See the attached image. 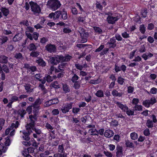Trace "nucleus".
<instances>
[{
	"label": "nucleus",
	"mask_w": 157,
	"mask_h": 157,
	"mask_svg": "<svg viewBox=\"0 0 157 157\" xmlns=\"http://www.w3.org/2000/svg\"><path fill=\"white\" fill-rule=\"evenodd\" d=\"M29 117L31 121V123L26 126V129L27 131L28 132H26L25 130L22 131V132L24 135V136H22V138L23 139L26 141L29 140L30 137L29 135L32 132V130H34L35 132L38 134H40L41 133L40 130L35 128H34V121L33 119L36 120V117L30 115L29 116Z\"/></svg>",
	"instance_id": "obj_1"
},
{
	"label": "nucleus",
	"mask_w": 157,
	"mask_h": 157,
	"mask_svg": "<svg viewBox=\"0 0 157 157\" xmlns=\"http://www.w3.org/2000/svg\"><path fill=\"white\" fill-rule=\"evenodd\" d=\"M47 4L50 9L53 11L57 10L61 5L60 2L58 0H49Z\"/></svg>",
	"instance_id": "obj_2"
},
{
	"label": "nucleus",
	"mask_w": 157,
	"mask_h": 157,
	"mask_svg": "<svg viewBox=\"0 0 157 157\" xmlns=\"http://www.w3.org/2000/svg\"><path fill=\"white\" fill-rule=\"evenodd\" d=\"M18 122L17 121L15 123H13L10 127L7 128L5 132L6 135H8L10 133V136H13L15 134V129L17 128L18 126Z\"/></svg>",
	"instance_id": "obj_3"
},
{
	"label": "nucleus",
	"mask_w": 157,
	"mask_h": 157,
	"mask_svg": "<svg viewBox=\"0 0 157 157\" xmlns=\"http://www.w3.org/2000/svg\"><path fill=\"white\" fill-rule=\"evenodd\" d=\"M2 140V138L0 137V141ZM11 142L9 139V137L8 136L6 138V141L5 142V146L3 144H0V155L2 154V152H5L7 149V146H9Z\"/></svg>",
	"instance_id": "obj_4"
},
{
	"label": "nucleus",
	"mask_w": 157,
	"mask_h": 157,
	"mask_svg": "<svg viewBox=\"0 0 157 157\" xmlns=\"http://www.w3.org/2000/svg\"><path fill=\"white\" fill-rule=\"evenodd\" d=\"M78 32L80 34L81 42L84 43L87 42L88 35V33L86 32L84 29L81 27H80L79 28Z\"/></svg>",
	"instance_id": "obj_5"
},
{
	"label": "nucleus",
	"mask_w": 157,
	"mask_h": 157,
	"mask_svg": "<svg viewBox=\"0 0 157 157\" xmlns=\"http://www.w3.org/2000/svg\"><path fill=\"white\" fill-rule=\"evenodd\" d=\"M63 59H64V57L62 55H56L55 57H51L50 61L52 64H57L60 62H63Z\"/></svg>",
	"instance_id": "obj_6"
},
{
	"label": "nucleus",
	"mask_w": 157,
	"mask_h": 157,
	"mask_svg": "<svg viewBox=\"0 0 157 157\" xmlns=\"http://www.w3.org/2000/svg\"><path fill=\"white\" fill-rule=\"evenodd\" d=\"M106 14L108 15L107 18V21L109 24H113L118 19L117 17L111 13H108Z\"/></svg>",
	"instance_id": "obj_7"
},
{
	"label": "nucleus",
	"mask_w": 157,
	"mask_h": 157,
	"mask_svg": "<svg viewBox=\"0 0 157 157\" xmlns=\"http://www.w3.org/2000/svg\"><path fill=\"white\" fill-rule=\"evenodd\" d=\"M32 10L34 13H39L41 10L39 6L36 3L31 2H29Z\"/></svg>",
	"instance_id": "obj_8"
},
{
	"label": "nucleus",
	"mask_w": 157,
	"mask_h": 157,
	"mask_svg": "<svg viewBox=\"0 0 157 157\" xmlns=\"http://www.w3.org/2000/svg\"><path fill=\"white\" fill-rule=\"evenodd\" d=\"M40 100V99H37L35 101L34 104L33 105V112L34 114V116H36V113H37V111L39 109V105L41 104Z\"/></svg>",
	"instance_id": "obj_9"
},
{
	"label": "nucleus",
	"mask_w": 157,
	"mask_h": 157,
	"mask_svg": "<svg viewBox=\"0 0 157 157\" xmlns=\"http://www.w3.org/2000/svg\"><path fill=\"white\" fill-rule=\"evenodd\" d=\"M8 98L10 102L7 105V106L10 107L12 103L15 101H17L18 100V97L14 94H10L8 96Z\"/></svg>",
	"instance_id": "obj_10"
},
{
	"label": "nucleus",
	"mask_w": 157,
	"mask_h": 157,
	"mask_svg": "<svg viewBox=\"0 0 157 157\" xmlns=\"http://www.w3.org/2000/svg\"><path fill=\"white\" fill-rule=\"evenodd\" d=\"M155 102V98L153 97L150 100H146L144 101L143 102V105L146 107H149L150 105H153Z\"/></svg>",
	"instance_id": "obj_11"
},
{
	"label": "nucleus",
	"mask_w": 157,
	"mask_h": 157,
	"mask_svg": "<svg viewBox=\"0 0 157 157\" xmlns=\"http://www.w3.org/2000/svg\"><path fill=\"white\" fill-rule=\"evenodd\" d=\"M34 29L31 27H28L26 29V31L25 32V34L27 37L30 40H33L32 35L29 32L32 33Z\"/></svg>",
	"instance_id": "obj_12"
},
{
	"label": "nucleus",
	"mask_w": 157,
	"mask_h": 157,
	"mask_svg": "<svg viewBox=\"0 0 157 157\" xmlns=\"http://www.w3.org/2000/svg\"><path fill=\"white\" fill-rule=\"evenodd\" d=\"M71 108L72 105L71 104H65L62 107L61 110L63 113H66L68 112Z\"/></svg>",
	"instance_id": "obj_13"
},
{
	"label": "nucleus",
	"mask_w": 157,
	"mask_h": 157,
	"mask_svg": "<svg viewBox=\"0 0 157 157\" xmlns=\"http://www.w3.org/2000/svg\"><path fill=\"white\" fill-rule=\"evenodd\" d=\"M46 49L50 52H55L56 50V48L54 45L48 44L46 46Z\"/></svg>",
	"instance_id": "obj_14"
},
{
	"label": "nucleus",
	"mask_w": 157,
	"mask_h": 157,
	"mask_svg": "<svg viewBox=\"0 0 157 157\" xmlns=\"http://www.w3.org/2000/svg\"><path fill=\"white\" fill-rule=\"evenodd\" d=\"M114 132L113 131L110 129L106 130L104 132V135L107 138H110L113 136Z\"/></svg>",
	"instance_id": "obj_15"
},
{
	"label": "nucleus",
	"mask_w": 157,
	"mask_h": 157,
	"mask_svg": "<svg viewBox=\"0 0 157 157\" xmlns=\"http://www.w3.org/2000/svg\"><path fill=\"white\" fill-rule=\"evenodd\" d=\"M116 104L123 111L125 112L126 110L128 109V107L125 105L119 102H117Z\"/></svg>",
	"instance_id": "obj_16"
},
{
	"label": "nucleus",
	"mask_w": 157,
	"mask_h": 157,
	"mask_svg": "<svg viewBox=\"0 0 157 157\" xmlns=\"http://www.w3.org/2000/svg\"><path fill=\"white\" fill-rule=\"evenodd\" d=\"M22 37V35L21 33H18L13 38V40L14 41H16L20 40Z\"/></svg>",
	"instance_id": "obj_17"
},
{
	"label": "nucleus",
	"mask_w": 157,
	"mask_h": 157,
	"mask_svg": "<svg viewBox=\"0 0 157 157\" xmlns=\"http://www.w3.org/2000/svg\"><path fill=\"white\" fill-rule=\"evenodd\" d=\"M116 40L113 37L111 39L110 42L108 43L109 44V47L110 48H114L116 46Z\"/></svg>",
	"instance_id": "obj_18"
},
{
	"label": "nucleus",
	"mask_w": 157,
	"mask_h": 157,
	"mask_svg": "<svg viewBox=\"0 0 157 157\" xmlns=\"http://www.w3.org/2000/svg\"><path fill=\"white\" fill-rule=\"evenodd\" d=\"M8 40V37L6 36H0V44H2L6 42Z\"/></svg>",
	"instance_id": "obj_19"
},
{
	"label": "nucleus",
	"mask_w": 157,
	"mask_h": 157,
	"mask_svg": "<svg viewBox=\"0 0 157 157\" xmlns=\"http://www.w3.org/2000/svg\"><path fill=\"white\" fill-rule=\"evenodd\" d=\"M24 86L27 92L30 93L32 91L33 89L31 88L30 84L26 83L24 85Z\"/></svg>",
	"instance_id": "obj_20"
},
{
	"label": "nucleus",
	"mask_w": 157,
	"mask_h": 157,
	"mask_svg": "<svg viewBox=\"0 0 157 157\" xmlns=\"http://www.w3.org/2000/svg\"><path fill=\"white\" fill-rule=\"evenodd\" d=\"M117 151L116 152V156L117 157H121L123 155L122 148L119 147L117 148Z\"/></svg>",
	"instance_id": "obj_21"
},
{
	"label": "nucleus",
	"mask_w": 157,
	"mask_h": 157,
	"mask_svg": "<svg viewBox=\"0 0 157 157\" xmlns=\"http://www.w3.org/2000/svg\"><path fill=\"white\" fill-rule=\"evenodd\" d=\"M36 62L39 65L41 66L42 67L45 66L46 65V63L45 62L41 59H39L36 60Z\"/></svg>",
	"instance_id": "obj_22"
},
{
	"label": "nucleus",
	"mask_w": 157,
	"mask_h": 157,
	"mask_svg": "<svg viewBox=\"0 0 157 157\" xmlns=\"http://www.w3.org/2000/svg\"><path fill=\"white\" fill-rule=\"evenodd\" d=\"M18 116L21 117H23L24 116L26 113L25 111L23 109H21L19 110L17 112Z\"/></svg>",
	"instance_id": "obj_23"
},
{
	"label": "nucleus",
	"mask_w": 157,
	"mask_h": 157,
	"mask_svg": "<svg viewBox=\"0 0 157 157\" xmlns=\"http://www.w3.org/2000/svg\"><path fill=\"white\" fill-rule=\"evenodd\" d=\"M89 132L92 135H96L98 134V131L94 128L90 129L89 130Z\"/></svg>",
	"instance_id": "obj_24"
},
{
	"label": "nucleus",
	"mask_w": 157,
	"mask_h": 157,
	"mask_svg": "<svg viewBox=\"0 0 157 157\" xmlns=\"http://www.w3.org/2000/svg\"><path fill=\"white\" fill-rule=\"evenodd\" d=\"M7 62V58L4 56H0V63H6Z\"/></svg>",
	"instance_id": "obj_25"
},
{
	"label": "nucleus",
	"mask_w": 157,
	"mask_h": 157,
	"mask_svg": "<svg viewBox=\"0 0 157 157\" xmlns=\"http://www.w3.org/2000/svg\"><path fill=\"white\" fill-rule=\"evenodd\" d=\"M46 80L48 82H52L53 80L54 79H55L56 78V76H53L52 77H51L49 75H47V76L45 77Z\"/></svg>",
	"instance_id": "obj_26"
},
{
	"label": "nucleus",
	"mask_w": 157,
	"mask_h": 157,
	"mask_svg": "<svg viewBox=\"0 0 157 157\" xmlns=\"http://www.w3.org/2000/svg\"><path fill=\"white\" fill-rule=\"evenodd\" d=\"M112 94L114 97H121L122 95V94L120 93H118L116 90H113L112 92Z\"/></svg>",
	"instance_id": "obj_27"
},
{
	"label": "nucleus",
	"mask_w": 157,
	"mask_h": 157,
	"mask_svg": "<svg viewBox=\"0 0 157 157\" xmlns=\"http://www.w3.org/2000/svg\"><path fill=\"white\" fill-rule=\"evenodd\" d=\"M61 16L62 19L64 20H65L67 19V12L66 11H65L64 10H63V11L61 12Z\"/></svg>",
	"instance_id": "obj_28"
},
{
	"label": "nucleus",
	"mask_w": 157,
	"mask_h": 157,
	"mask_svg": "<svg viewBox=\"0 0 157 157\" xmlns=\"http://www.w3.org/2000/svg\"><path fill=\"white\" fill-rule=\"evenodd\" d=\"M95 95L98 97H102L104 96L103 91L101 90H98L95 93Z\"/></svg>",
	"instance_id": "obj_29"
},
{
	"label": "nucleus",
	"mask_w": 157,
	"mask_h": 157,
	"mask_svg": "<svg viewBox=\"0 0 157 157\" xmlns=\"http://www.w3.org/2000/svg\"><path fill=\"white\" fill-rule=\"evenodd\" d=\"M1 10L5 16H7L9 13V10L6 8H2L1 9Z\"/></svg>",
	"instance_id": "obj_30"
},
{
	"label": "nucleus",
	"mask_w": 157,
	"mask_h": 157,
	"mask_svg": "<svg viewBox=\"0 0 157 157\" xmlns=\"http://www.w3.org/2000/svg\"><path fill=\"white\" fill-rule=\"evenodd\" d=\"M140 30L142 34H144L146 31V28L144 25H140Z\"/></svg>",
	"instance_id": "obj_31"
},
{
	"label": "nucleus",
	"mask_w": 157,
	"mask_h": 157,
	"mask_svg": "<svg viewBox=\"0 0 157 157\" xmlns=\"http://www.w3.org/2000/svg\"><path fill=\"white\" fill-rule=\"evenodd\" d=\"M130 137L132 139L135 140L137 138L138 136L137 133L135 132H133L131 133Z\"/></svg>",
	"instance_id": "obj_32"
},
{
	"label": "nucleus",
	"mask_w": 157,
	"mask_h": 157,
	"mask_svg": "<svg viewBox=\"0 0 157 157\" xmlns=\"http://www.w3.org/2000/svg\"><path fill=\"white\" fill-rule=\"evenodd\" d=\"M61 13V12L58 11H56L55 13H54V20H56L59 18Z\"/></svg>",
	"instance_id": "obj_33"
},
{
	"label": "nucleus",
	"mask_w": 157,
	"mask_h": 157,
	"mask_svg": "<svg viewBox=\"0 0 157 157\" xmlns=\"http://www.w3.org/2000/svg\"><path fill=\"white\" fill-rule=\"evenodd\" d=\"M50 86L56 89L59 88L58 83L56 81L54 82H52Z\"/></svg>",
	"instance_id": "obj_34"
},
{
	"label": "nucleus",
	"mask_w": 157,
	"mask_h": 157,
	"mask_svg": "<svg viewBox=\"0 0 157 157\" xmlns=\"http://www.w3.org/2000/svg\"><path fill=\"white\" fill-rule=\"evenodd\" d=\"M36 48L35 45L33 43L31 44L28 47V49L32 51L33 50H36Z\"/></svg>",
	"instance_id": "obj_35"
},
{
	"label": "nucleus",
	"mask_w": 157,
	"mask_h": 157,
	"mask_svg": "<svg viewBox=\"0 0 157 157\" xmlns=\"http://www.w3.org/2000/svg\"><path fill=\"white\" fill-rule=\"evenodd\" d=\"M146 124L147 126L149 128H151L153 126V122L150 120H148Z\"/></svg>",
	"instance_id": "obj_36"
},
{
	"label": "nucleus",
	"mask_w": 157,
	"mask_h": 157,
	"mask_svg": "<svg viewBox=\"0 0 157 157\" xmlns=\"http://www.w3.org/2000/svg\"><path fill=\"white\" fill-rule=\"evenodd\" d=\"M55 70V72H58L59 71L57 69L55 68L54 67L52 66L50 68V71L49 72V74H52V71H53Z\"/></svg>",
	"instance_id": "obj_37"
},
{
	"label": "nucleus",
	"mask_w": 157,
	"mask_h": 157,
	"mask_svg": "<svg viewBox=\"0 0 157 157\" xmlns=\"http://www.w3.org/2000/svg\"><path fill=\"white\" fill-rule=\"evenodd\" d=\"M63 29V31L64 33H69L71 32V29L68 27H66Z\"/></svg>",
	"instance_id": "obj_38"
},
{
	"label": "nucleus",
	"mask_w": 157,
	"mask_h": 157,
	"mask_svg": "<svg viewBox=\"0 0 157 157\" xmlns=\"http://www.w3.org/2000/svg\"><path fill=\"white\" fill-rule=\"evenodd\" d=\"M64 59H63V62L68 61L70 60L71 58V56L69 55H67L65 56L64 57Z\"/></svg>",
	"instance_id": "obj_39"
},
{
	"label": "nucleus",
	"mask_w": 157,
	"mask_h": 157,
	"mask_svg": "<svg viewBox=\"0 0 157 157\" xmlns=\"http://www.w3.org/2000/svg\"><path fill=\"white\" fill-rule=\"evenodd\" d=\"M63 89L65 93H67L69 91L67 85L66 84L63 85Z\"/></svg>",
	"instance_id": "obj_40"
},
{
	"label": "nucleus",
	"mask_w": 157,
	"mask_h": 157,
	"mask_svg": "<svg viewBox=\"0 0 157 157\" xmlns=\"http://www.w3.org/2000/svg\"><path fill=\"white\" fill-rule=\"evenodd\" d=\"M39 36V33L36 32H34L32 35L33 39V38L35 40H37Z\"/></svg>",
	"instance_id": "obj_41"
},
{
	"label": "nucleus",
	"mask_w": 157,
	"mask_h": 157,
	"mask_svg": "<svg viewBox=\"0 0 157 157\" xmlns=\"http://www.w3.org/2000/svg\"><path fill=\"white\" fill-rule=\"evenodd\" d=\"M39 54V53L38 52H32L30 55L33 57H36Z\"/></svg>",
	"instance_id": "obj_42"
},
{
	"label": "nucleus",
	"mask_w": 157,
	"mask_h": 157,
	"mask_svg": "<svg viewBox=\"0 0 157 157\" xmlns=\"http://www.w3.org/2000/svg\"><path fill=\"white\" fill-rule=\"evenodd\" d=\"M127 114L129 115H132L134 113V111L133 110H132L130 109H128L126 110Z\"/></svg>",
	"instance_id": "obj_43"
},
{
	"label": "nucleus",
	"mask_w": 157,
	"mask_h": 157,
	"mask_svg": "<svg viewBox=\"0 0 157 157\" xmlns=\"http://www.w3.org/2000/svg\"><path fill=\"white\" fill-rule=\"evenodd\" d=\"M66 65V63H62L59 65L58 68L60 71H62L63 70V68L65 67Z\"/></svg>",
	"instance_id": "obj_44"
},
{
	"label": "nucleus",
	"mask_w": 157,
	"mask_h": 157,
	"mask_svg": "<svg viewBox=\"0 0 157 157\" xmlns=\"http://www.w3.org/2000/svg\"><path fill=\"white\" fill-rule=\"evenodd\" d=\"M134 109L136 110L141 111L142 109V106L141 105H136Z\"/></svg>",
	"instance_id": "obj_45"
},
{
	"label": "nucleus",
	"mask_w": 157,
	"mask_h": 157,
	"mask_svg": "<svg viewBox=\"0 0 157 157\" xmlns=\"http://www.w3.org/2000/svg\"><path fill=\"white\" fill-rule=\"evenodd\" d=\"M104 153L106 156L108 157H112L113 156L111 153L108 151H104Z\"/></svg>",
	"instance_id": "obj_46"
},
{
	"label": "nucleus",
	"mask_w": 157,
	"mask_h": 157,
	"mask_svg": "<svg viewBox=\"0 0 157 157\" xmlns=\"http://www.w3.org/2000/svg\"><path fill=\"white\" fill-rule=\"evenodd\" d=\"M56 25L60 26H64V27H68L69 26V25L68 24H65L62 21L59 22L57 23Z\"/></svg>",
	"instance_id": "obj_47"
},
{
	"label": "nucleus",
	"mask_w": 157,
	"mask_h": 157,
	"mask_svg": "<svg viewBox=\"0 0 157 157\" xmlns=\"http://www.w3.org/2000/svg\"><path fill=\"white\" fill-rule=\"evenodd\" d=\"M94 29L96 32L101 33L102 32L101 29L99 27H94Z\"/></svg>",
	"instance_id": "obj_48"
},
{
	"label": "nucleus",
	"mask_w": 157,
	"mask_h": 157,
	"mask_svg": "<svg viewBox=\"0 0 157 157\" xmlns=\"http://www.w3.org/2000/svg\"><path fill=\"white\" fill-rule=\"evenodd\" d=\"M15 57L17 59H21L22 58V55L20 53H16L15 56Z\"/></svg>",
	"instance_id": "obj_49"
},
{
	"label": "nucleus",
	"mask_w": 157,
	"mask_h": 157,
	"mask_svg": "<svg viewBox=\"0 0 157 157\" xmlns=\"http://www.w3.org/2000/svg\"><path fill=\"white\" fill-rule=\"evenodd\" d=\"M124 80V79L123 78L121 77H119L118 78L117 81L120 84L122 85L123 84Z\"/></svg>",
	"instance_id": "obj_50"
},
{
	"label": "nucleus",
	"mask_w": 157,
	"mask_h": 157,
	"mask_svg": "<svg viewBox=\"0 0 157 157\" xmlns=\"http://www.w3.org/2000/svg\"><path fill=\"white\" fill-rule=\"evenodd\" d=\"M134 90V88L131 86H129L128 87V92L129 93L133 92Z\"/></svg>",
	"instance_id": "obj_51"
},
{
	"label": "nucleus",
	"mask_w": 157,
	"mask_h": 157,
	"mask_svg": "<svg viewBox=\"0 0 157 157\" xmlns=\"http://www.w3.org/2000/svg\"><path fill=\"white\" fill-rule=\"evenodd\" d=\"M76 68L78 70H81L82 69L83 66L80 65L79 64H75Z\"/></svg>",
	"instance_id": "obj_52"
},
{
	"label": "nucleus",
	"mask_w": 157,
	"mask_h": 157,
	"mask_svg": "<svg viewBox=\"0 0 157 157\" xmlns=\"http://www.w3.org/2000/svg\"><path fill=\"white\" fill-rule=\"evenodd\" d=\"M122 36L124 38H128L129 36V34L125 32L122 33Z\"/></svg>",
	"instance_id": "obj_53"
},
{
	"label": "nucleus",
	"mask_w": 157,
	"mask_h": 157,
	"mask_svg": "<svg viewBox=\"0 0 157 157\" xmlns=\"http://www.w3.org/2000/svg\"><path fill=\"white\" fill-rule=\"evenodd\" d=\"M22 144L23 145L26 146H28L31 145L32 144V143L31 142V141H30L29 142L23 141L22 142Z\"/></svg>",
	"instance_id": "obj_54"
},
{
	"label": "nucleus",
	"mask_w": 157,
	"mask_h": 157,
	"mask_svg": "<svg viewBox=\"0 0 157 157\" xmlns=\"http://www.w3.org/2000/svg\"><path fill=\"white\" fill-rule=\"evenodd\" d=\"M157 92V89L155 88H152L150 90V93L153 94H155Z\"/></svg>",
	"instance_id": "obj_55"
},
{
	"label": "nucleus",
	"mask_w": 157,
	"mask_h": 157,
	"mask_svg": "<svg viewBox=\"0 0 157 157\" xmlns=\"http://www.w3.org/2000/svg\"><path fill=\"white\" fill-rule=\"evenodd\" d=\"M2 70H3L6 73H8L9 71V69L5 64L3 65L2 66Z\"/></svg>",
	"instance_id": "obj_56"
},
{
	"label": "nucleus",
	"mask_w": 157,
	"mask_h": 157,
	"mask_svg": "<svg viewBox=\"0 0 157 157\" xmlns=\"http://www.w3.org/2000/svg\"><path fill=\"white\" fill-rule=\"evenodd\" d=\"M74 86L75 89H78L80 87V85L78 82H75Z\"/></svg>",
	"instance_id": "obj_57"
},
{
	"label": "nucleus",
	"mask_w": 157,
	"mask_h": 157,
	"mask_svg": "<svg viewBox=\"0 0 157 157\" xmlns=\"http://www.w3.org/2000/svg\"><path fill=\"white\" fill-rule=\"evenodd\" d=\"M71 11L72 13L76 15L77 14L78 11L77 9L75 7H72V8Z\"/></svg>",
	"instance_id": "obj_58"
},
{
	"label": "nucleus",
	"mask_w": 157,
	"mask_h": 157,
	"mask_svg": "<svg viewBox=\"0 0 157 157\" xmlns=\"http://www.w3.org/2000/svg\"><path fill=\"white\" fill-rule=\"evenodd\" d=\"M33 106H28L26 109V111L29 114H30L32 111Z\"/></svg>",
	"instance_id": "obj_59"
},
{
	"label": "nucleus",
	"mask_w": 157,
	"mask_h": 157,
	"mask_svg": "<svg viewBox=\"0 0 157 157\" xmlns=\"http://www.w3.org/2000/svg\"><path fill=\"white\" fill-rule=\"evenodd\" d=\"M78 78V76L75 74L72 77L71 80L73 82H75V81L77 80Z\"/></svg>",
	"instance_id": "obj_60"
},
{
	"label": "nucleus",
	"mask_w": 157,
	"mask_h": 157,
	"mask_svg": "<svg viewBox=\"0 0 157 157\" xmlns=\"http://www.w3.org/2000/svg\"><path fill=\"white\" fill-rule=\"evenodd\" d=\"M64 148L62 145H60L58 147V151L60 153H62L63 152Z\"/></svg>",
	"instance_id": "obj_61"
},
{
	"label": "nucleus",
	"mask_w": 157,
	"mask_h": 157,
	"mask_svg": "<svg viewBox=\"0 0 157 157\" xmlns=\"http://www.w3.org/2000/svg\"><path fill=\"white\" fill-rule=\"evenodd\" d=\"M136 50H133L132 51L130 54L129 58L130 59H132L134 56Z\"/></svg>",
	"instance_id": "obj_62"
},
{
	"label": "nucleus",
	"mask_w": 157,
	"mask_h": 157,
	"mask_svg": "<svg viewBox=\"0 0 157 157\" xmlns=\"http://www.w3.org/2000/svg\"><path fill=\"white\" fill-rule=\"evenodd\" d=\"M34 149L33 147H30L27 149V152L28 153H33L34 151Z\"/></svg>",
	"instance_id": "obj_63"
},
{
	"label": "nucleus",
	"mask_w": 157,
	"mask_h": 157,
	"mask_svg": "<svg viewBox=\"0 0 157 157\" xmlns=\"http://www.w3.org/2000/svg\"><path fill=\"white\" fill-rule=\"evenodd\" d=\"M109 147L110 150L111 151H113L115 148V146L112 144H110L109 145Z\"/></svg>",
	"instance_id": "obj_64"
}]
</instances>
